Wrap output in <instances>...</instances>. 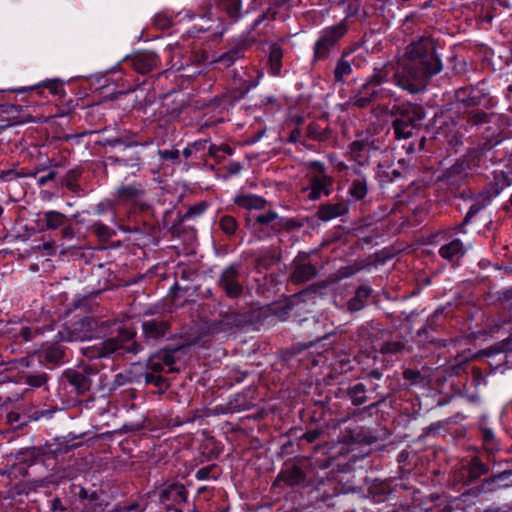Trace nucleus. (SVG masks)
Listing matches in <instances>:
<instances>
[{"label": "nucleus", "mask_w": 512, "mask_h": 512, "mask_svg": "<svg viewBox=\"0 0 512 512\" xmlns=\"http://www.w3.org/2000/svg\"><path fill=\"white\" fill-rule=\"evenodd\" d=\"M401 70L393 72L390 66L375 69L371 79L363 85L354 105L364 107L370 101L390 97V91L380 87L393 73L396 83L411 93L422 90L430 77L442 70V63L435 53V45L429 38L411 43L405 53Z\"/></svg>", "instance_id": "1"}, {"label": "nucleus", "mask_w": 512, "mask_h": 512, "mask_svg": "<svg viewBox=\"0 0 512 512\" xmlns=\"http://www.w3.org/2000/svg\"><path fill=\"white\" fill-rule=\"evenodd\" d=\"M392 111L396 114L393 121L394 134L397 139H407L415 129L422 125L425 112L422 106L412 103L394 105Z\"/></svg>", "instance_id": "2"}, {"label": "nucleus", "mask_w": 512, "mask_h": 512, "mask_svg": "<svg viewBox=\"0 0 512 512\" xmlns=\"http://www.w3.org/2000/svg\"><path fill=\"white\" fill-rule=\"evenodd\" d=\"M490 130V127L486 129L483 136L484 142L482 143L480 150H471L467 152L449 168L448 173L450 176H469L474 170L480 167L482 152L488 151L502 142L503 137L495 132L490 133Z\"/></svg>", "instance_id": "3"}, {"label": "nucleus", "mask_w": 512, "mask_h": 512, "mask_svg": "<svg viewBox=\"0 0 512 512\" xmlns=\"http://www.w3.org/2000/svg\"><path fill=\"white\" fill-rule=\"evenodd\" d=\"M135 332L130 328H120L118 338H108L95 341L81 347L82 354L88 359H98L111 356L120 349L124 342L133 339Z\"/></svg>", "instance_id": "4"}, {"label": "nucleus", "mask_w": 512, "mask_h": 512, "mask_svg": "<svg viewBox=\"0 0 512 512\" xmlns=\"http://www.w3.org/2000/svg\"><path fill=\"white\" fill-rule=\"evenodd\" d=\"M459 233H462L461 230H454L453 227L439 234L445 243L440 246L438 253L449 262H458L471 248L470 243L457 236Z\"/></svg>", "instance_id": "5"}, {"label": "nucleus", "mask_w": 512, "mask_h": 512, "mask_svg": "<svg viewBox=\"0 0 512 512\" xmlns=\"http://www.w3.org/2000/svg\"><path fill=\"white\" fill-rule=\"evenodd\" d=\"M245 276L240 263H232L225 267L218 279V285L229 298H238L244 292Z\"/></svg>", "instance_id": "6"}, {"label": "nucleus", "mask_w": 512, "mask_h": 512, "mask_svg": "<svg viewBox=\"0 0 512 512\" xmlns=\"http://www.w3.org/2000/svg\"><path fill=\"white\" fill-rule=\"evenodd\" d=\"M348 27L344 21L337 25L326 27L320 32V36L314 45V60H322L328 57L331 49L347 32Z\"/></svg>", "instance_id": "7"}, {"label": "nucleus", "mask_w": 512, "mask_h": 512, "mask_svg": "<svg viewBox=\"0 0 512 512\" xmlns=\"http://www.w3.org/2000/svg\"><path fill=\"white\" fill-rule=\"evenodd\" d=\"M97 367L88 364H82L76 369H67L62 374V379L73 386L75 392L79 395L85 394L92 385L91 376L96 375Z\"/></svg>", "instance_id": "8"}, {"label": "nucleus", "mask_w": 512, "mask_h": 512, "mask_svg": "<svg viewBox=\"0 0 512 512\" xmlns=\"http://www.w3.org/2000/svg\"><path fill=\"white\" fill-rule=\"evenodd\" d=\"M367 152L365 147L354 141V163L358 162L359 165L364 168V171L358 172L354 167V200L364 199L368 192L365 171L370 170V168L368 165L365 166L368 162Z\"/></svg>", "instance_id": "9"}, {"label": "nucleus", "mask_w": 512, "mask_h": 512, "mask_svg": "<svg viewBox=\"0 0 512 512\" xmlns=\"http://www.w3.org/2000/svg\"><path fill=\"white\" fill-rule=\"evenodd\" d=\"M489 471L490 466L487 463H484L479 456H473L462 464L456 472L455 479L462 485L469 486L488 474Z\"/></svg>", "instance_id": "10"}, {"label": "nucleus", "mask_w": 512, "mask_h": 512, "mask_svg": "<svg viewBox=\"0 0 512 512\" xmlns=\"http://www.w3.org/2000/svg\"><path fill=\"white\" fill-rule=\"evenodd\" d=\"M159 498L167 510L183 512L179 506L186 503L188 493L183 484L172 483L161 491Z\"/></svg>", "instance_id": "11"}, {"label": "nucleus", "mask_w": 512, "mask_h": 512, "mask_svg": "<svg viewBox=\"0 0 512 512\" xmlns=\"http://www.w3.org/2000/svg\"><path fill=\"white\" fill-rule=\"evenodd\" d=\"M510 475V471H503L493 474L483 479L478 485L466 490L465 493L469 496L470 499H475L482 495L493 493L504 486L501 483L508 479Z\"/></svg>", "instance_id": "12"}, {"label": "nucleus", "mask_w": 512, "mask_h": 512, "mask_svg": "<svg viewBox=\"0 0 512 512\" xmlns=\"http://www.w3.org/2000/svg\"><path fill=\"white\" fill-rule=\"evenodd\" d=\"M257 226L269 227L272 233H277L282 229L289 228L290 220L280 217L274 210H269L253 218L254 230L257 233H265L264 228H257Z\"/></svg>", "instance_id": "13"}, {"label": "nucleus", "mask_w": 512, "mask_h": 512, "mask_svg": "<svg viewBox=\"0 0 512 512\" xmlns=\"http://www.w3.org/2000/svg\"><path fill=\"white\" fill-rule=\"evenodd\" d=\"M145 193V188L141 183L121 185L117 189V200L123 204L142 206Z\"/></svg>", "instance_id": "14"}, {"label": "nucleus", "mask_w": 512, "mask_h": 512, "mask_svg": "<svg viewBox=\"0 0 512 512\" xmlns=\"http://www.w3.org/2000/svg\"><path fill=\"white\" fill-rule=\"evenodd\" d=\"M332 186V178L327 174H311L309 175V185L304 189L310 200H317L322 195L330 194Z\"/></svg>", "instance_id": "15"}, {"label": "nucleus", "mask_w": 512, "mask_h": 512, "mask_svg": "<svg viewBox=\"0 0 512 512\" xmlns=\"http://www.w3.org/2000/svg\"><path fill=\"white\" fill-rule=\"evenodd\" d=\"M255 41V38L249 39L248 37H245L241 39L238 43L233 45L231 49H229L227 52L220 55L215 62L219 65H221L223 68H229L232 66L238 59L242 58L243 52L245 48H247L251 43Z\"/></svg>", "instance_id": "16"}, {"label": "nucleus", "mask_w": 512, "mask_h": 512, "mask_svg": "<svg viewBox=\"0 0 512 512\" xmlns=\"http://www.w3.org/2000/svg\"><path fill=\"white\" fill-rule=\"evenodd\" d=\"M130 62L135 71L146 74L158 66L159 58L154 52L141 51L134 54Z\"/></svg>", "instance_id": "17"}, {"label": "nucleus", "mask_w": 512, "mask_h": 512, "mask_svg": "<svg viewBox=\"0 0 512 512\" xmlns=\"http://www.w3.org/2000/svg\"><path fill=\"white\" fill-rule=\"evenodd\" d=\"M378 438L371 431L360 430L354 434V462L371 452L370 445L376 443Z\"/></svg>", "instance_id": "18"}, {"label": "nucleus", "mask_w": 512, "mask_h": 512, "mask_svg": "<svg viewBox=\"0 0 512 512\" xmlns=\"http://www.w3.org/2000/svg\"><path fill=\"white\" fill-rule=\"evenodd\" d=\"M170 323L166 320H146L142 323L146 339L157 340L164 337L169 331Z\"/></svg>", "instance_id": "19"}, {"label": "nucleus", "mask_w": 512, "mask_h": 512, "mask_svg": "<svg viewBox=\"0 0 512 512\" xmlns=\"http://www.w3.org/2000/svg\"><path fill=\"white\" fill-rule=\"evenodd\" d=\"M174 363V356L170 352L160 351L149 357L147 360V369L153 373H160L165 367L170 369Z\"/></svg>", "instance_id": "20"}, {"label": "nucleus", "mask_w": 512, "mask_h": 512, "mask_svg": "<svg viewBox=\"0 0 512 512\" xmlns=\"http://www.w3.org/2000/svg\"><path fill=\"white\" fill-rule=\"evenodd\" d=\"M317 275L315 265L311 263H297L290 275V281L293 284H303Z\"/></svg>", "instance_id": "21"}, {"label": "nucleus", "mask_w": 512, "mask_h": 512, "mask_svg": "<svg viewBox=\"0 0 512 512\" xmlns=\"http://www.w3.org/2000/svg\"><path fill=\"white\" fill-rule=\"evenodd\" d=\"M212 5L234 21L242 17L241 0H213Z\"/></svg>", "instance_id": "22"}, {"label": "nucleus", "mask_w": 512, "mask_h": 512, "mask_svg": "<svg viewBox=\"0 0 512 512\" xmlns=\"http://www.w3.org/2000/svg\"><path fill=\"white\" fill-rule=\"evenodd\" d=\"M347 211L348 206L345 203L326 204L319 208L318 217L323 221H329L345 214Z\"/></svg>", "instance_id": "23"}, {"label": "nucleus", "mask_w": 512, "mask_h": 512, "mask_svg": "<svg viewBox=\"0 0 512 512\" xmlns=\"http://www.w3.org/2000/svg\"><path fill=\"white\" fill-rule=\"evenodd\" d=\"M283 50L277 44H272L269 50V69L272 76H279L282 69Z\"/></svg>", "instance_id": "24"}, {"label": "nucleus", "mask_w": 512, "mask_h": 512, "mask_svg": "<svg viewBox=\"0 0 512 512\" xmlns=\"http://www.w3.org/2000/svg\"><path fill=\"white\" fill-rule=\"evenodd\" d=\"M45 229L56 230L68 223V217L56 210H49L43 213Z\"/></svg>", "instance_id": "25"}, {"label": "nucleus", "mask_w": 512, "mask_h": 512, "mask_svg": "<svg viewBox=\"0 0 512 512\" xmlns=\"http://www.w3.org/2000/svg\"><path fill=\"white\" fill-rule=\"evenodd\" d=\"M235 203L239 207H242V208H245L248 210H251V209L260 210L266 206L267 201L260 196H257L254 194H248V195H240V196L236 197Z\"/></svg>", "instance_id": "26"}, {"label": "nucleus", "mask_w": 512, "mask_h": 512, "mask_svg": "<svg viewBox=\"0 0 512 512\" xmlns=\"http://www.w3.org/2000/svg\"><path fill=\"white\" fill-rule=\"evenodd\" d=\"M483 447L488 453H495L500 450L499 443L492 429L482 427L480 429Z\"/></svg>", "instance_id": "27"}, {"label": "nucleus", "mask_w": 512, "mask_h": 512, "mask_svg": "<svg viewBox=\"0 0 512 512\" xmlns=\"http://www.w3.org/2000/svg\"><path fill=\"white\" fill-rule=\"evenodd\" d=\"M280 477L290 486L300 484L305 478L303 471L298 466H292L291 468L286 469L281 473Z\"/></svg>", "instance_id": "28"}, {"label": "nucleus", "mask_w": 512, "mask_h": 512, "mask_svg": "<svg viewBox=\"0 0 512 512\" xmlns=\"http://www.w3.org/2000/svg\"><path fill=\"white\" fill-rule=\"evenodd\" d=\"M371 292L367 285H361L354 291V311L361 310L368 304Z\"/></svg>", "instance_id": "29"}, {"label": "nucleus", "mask_w": 512, "mask_h": 512, "mask_svg": "<svg viewBox=\"0 0 512 512\" xmlns=\"http://www.w3.org/2000/svg\"><path fill=\"white\" fill-rule=\"evenodd\" d=\"M469 501V496L463 492L459 497L449 500L442 508V512H467L465 504Z\"/></svg>", "instance_id": "30"}, {"label": "nucleus", "mask_w": 512, "mask_h": 512, "mask_svg": "<svg viewBox=\"0 0 512 512\" xmlns=\"http://www.w3.org/2000/svg\"><path fill=\"white\" fill-rule=\"evenodd\" d=\"M78 323H74L71 327L65 326L59 330L55 336L58 341L75 342L82 341L84 337L76 332Z\"/></svg>", "instance_id": "31"}, {"label": "nucleus", "mask_w": 512, "mask_h": 512, "mask_svg": "<svg viewBox=\"0 0 512 512\" xmlns=\"http://www.w3.org/2000/svg\"><path fill=\"white\" fill-rule=\"evenodd\" d=\"M351 72L352 68L349 61L345 60L344 57L341 58L334 71L335 84L342 86L344 84V78L350 75Z\"/></svg>", "instance_id": "32"}, {"label": "nucleus", "mask_w": 512, "mask_h": 512, "mask_svg": "<svg viewBox=\"0 0 512 512\" xmlns=\"http://www.w3.org/2000/svg\"><path fill=\"white\" fill-rule=\"evenodd\" d=\"M485 207V203L483 202H475L473 203L469 210L467 211L466 215L464 216L462 222L454 227V230H461L463 234L466 233L465 226L470 223L471 219L479 213L483 208Z\"/></svg>", "instance_id": "33"}, {"label": "nucleus", "mask_w": 512, "mask_h": 512, "mask_svg": "<svg viewBox=\"0 0 512 512\" xmlns=\"http://www.w3.org/2000/svg\"><path fill=\"white\" fill-rule=\"evenodd\" d=\"M64 357V351L60 346L51 345L44 351V359L48 363H60Z\"/></svg>", "instance_id": "34"}, {"label": "nucleus", "mask_w": 512, "mask_h": 512, "mask_svg": "<svg viewBox=\"0 0 512 512\" xmlns=\"http://www.w3.org/2000/svg\"><path fill=\"white\" fill-rule=\"evenodd\" d=\"M373 334L368 330V328H360L358 331V337L360 341V346L366 352L375 349L374 341L372 339Z\"/></svg>", "instance_id": "35"}, {"label": "nucleus", "mask_w": 512, "mask_h": 512, "mask_svg": "<svg viewBox=\"0 0 512 512\" xmlns=\"http://www.w3.org/2000/svg\"><path fill=\"white\" fill-rule=\"evenodd\" d=\"M405 351V345L401 341H387L380 347V352L383 354H403Z\"/></svg>", "instance_id": "36"}, {"label": "nucleus", "mask_w": 512, "mask_h": 512, "mask_svg": "<svg viewBox=\"0 0 512 512\" xmlns=\"http://www.w3.org/2000/svg\"><path fill=\"white\" fill-rule=\"evenodd\" d=\"M35 88H46L54 96L64 95L63 85L58 80L44 81L41 84L35 86ZM30 89H34V87H31Z\"/></svg>", "instance_id": "37"}, {"label": "nucleus", "mask_w": 512, "mask_h": 512, "mask_svg": "<svg viewBox=\"0 0 512 512\" xmlns=\"http://www.w3.org/2000/svg\"><path fill=\"white\" fill-rule=\"evenodd\" d=\"M490 115L481 109H474L468 113V122L473 125L488 123Z\"/></svg>", "instance_id": "38"}, {"label": "nucleus", "mask_w": 512, "mask_h": 512, "mask_svg": "<svg viewBox=\"0 0 512 512\" xmlns=\"http://www.w3.org/2000/svg\"><path fill=\"white\" fill-rule=\"evenodd\" d=\"M153 25L158 29H168L173 25V18L165 12H159L153 17Z\"/></svg>", "instance_id": "39"}, {"label": "nucleus", "mask_w": 512, "mask_h": 512, "mask_svg": "<svg viewBox=\"0 0 512 512\" xmlns=\"http://www.w3.org/2000/svg\"><path fill=\"white\" fill-rule=\"evenodd\" d=\"M456 98L465 106H476L480 103L478 96L468 94L467 89H460L456 92Z\"/></svg>", "instance_id": "40"}, {"label": "nucleus", "mask_w": 512, "mask_h": 512, "mask_svg": "<svg viewBox=\"0 0 512 512\" xmlns=\"http://www.w3.org/2000/svg\"><path fill=\"white\" fill-rule=\"evenodd\" d=\"M219 226L225 234L231 236L236 232L237 222L232 216L225 215L220 219Z\"/></svg>", "instance_id": "41"}, {"label": "nucleus", "mask_w": 512, "mask_h": 512, "mask_svg": "<svg viewBox=\"0 0 512 512\" xmlns=\"http://www.w3.org/2000/svg\"><path fill=\"white\" fill-rule=\"evenodd\" d=\"M276 4L270 5L265 12L260 14L252 23L251 30H254L257 26H259L264 20L267 19H275V16L277 14L276 12Z\"/></svg>", "instance_id": "42"}, {"label": "nucleus", "mask_w": 512, "mask_h": 512, "mask_svg": "<svg viewBox=\"0 0 512 512\" xmlns=\"http://www.w3.org/2000/svg\"><path fill=\"white\" fill-rule=\"evenodd\" d=\"M80 172L76 169L69 170L64 178V185L70 191L76 192L78 189L77 180Z\"/></svg>", "instance_id": "43"}, {"label": "nucleus", "mask_w": 512, "mask_h": 512, "mask_svg": "<svg viewBox=\"0 0 512 512\" xmlns=\"http://www.w3.org/2000/svg\"><path fill=\"white\" fill-rule=\"evenodd\" d=\"M93 230L95 234L103 240L110 239L115 235V232L103 223L97 222L93 224Z\"/></svg>", "instance_id": "44"}, {"label": "nucleus", "mask_w": 512, "mask_h": 512, "mask_svg": "<svg viewBox=\"0 0 512 512\" xmlns=\"http://www.w3.org/2000/svg\"><path fill=\"white\" fill-rule=\"evenodd\" d=\"M47 381L48 375L44 372L26 376V383L34 388L43 386Z\"/></svg>", "instance_id": "45"}, {"label": "nucleus", "mask_w": 512, "mask_h": 512, "mask_svg": "<svg viewBox=\"0 0 512 512\" xmlns=\"http://www.w3.org/2000/svg\"><path fill=\"white\" fill-rule=\"evenodd\" d=\"M158 155L162 161L177 163L179 161L180 151L178 149H163L158 151Z\"/></svg>", "instance_id": "46"}, {"label": "nucleus", "mask_w": 512, "mask_h": 512, "mask_svg": "<svg viewBox=\"0 0 512 512\" xmlns=\"http://www.w3.org/2000/svg\"><path fill=\"white\" fill-rule=\"evenodd\" d=\"M207 207L208 204L206 202H200L190 206L184 215V219L202 215L206 211Z\"/></svg>", "instance_id": "47"}, {"label": "nucleus", "mask_w": 512, "mask_h": 512, "mask_svg": "<svg viewBox=\"0 0 512 512\" xmlns=\"http://www.w3.org/2000/svg\"><path fill=\"white\" fill-rule=\"evenodd\" d=\"M216 468L215 465H208L205 467H202L196 471L195 477L198 480H207L209 478L216 479V476H211L212 471Z\"/></svg>", "instance_id": "48"}, {"label": "nucleus", "mask_w": 512, "mask_h": 512, "mask_svg": "<svg viewBox=\"0 0 512 512\" xmlns=\"http://www.w3.org/2000/svg\"><path fill=\"white\" fill-rule=\"evenodd\" d=\"M335 458H337L338 460H340V457L342 456H346L349 454L350 452V449H351V443L347 440L343 441V442H340L338 443L336 446H335Z\"/></svg>", "instance_id": "49"}, {"label": "nucleus", "mask_w": 512, "mask_h": 512, "mask_svg": "<svg viewBox=\"0 0 512 512\" xmlns=\"http://www.w3.org/2000/svg\"><path fill=\"white\" fill-rule=\"evenodd\" d=\"M14 113H18V109L15 105H12V104H8V103H0V119L1 120H10V118H5L4 115H10V114H14Z\"/></svg>", "instance_id": "50"}, {"label": "nucleus", "mask_w": 512, "mask_h": 512, "mask_svg": "<svg viewBox=\"0 0 512 512\" xmlns=\"http://www.w3.org/2000/svg\"><path fill=\"white\" fill-rule=\"evenodd\" d=\"M366 389V385L363 383H358L354 385V405H358L364 402L365 397L360 394L363 393Z\"/></svg>", "instance_id": "51"}, {"label": "nucleus", "mask_w": 512, "mask_h": 512, "mask_svg": "<svg viewBox=\"0 0 512 512\" xmlns=\"http://www.w3.org/2000/svg\"><path fill=\"white\" fill-rule=\"evenodd\" d=\"M145 381L146 383H152L155 386L160 387L164 382V378L161 375H158V373L146 372Z\"/></svg>", "instance_id": "52"}, {"label": "nucleus", "mask_w": 512, "mask_h": 512, "mask_svg": "<svg viewBox=\"0 0 512 512\" xmlns=\"http://www.w3.org/2000/svg\"><path fill=\"white\" fill-rule=\"evenodd\" d=\"M55 177H56V172L54 170H50L47 174L42 175V176L37 178V184L39 186H44L48 182L54 180Z\"/></svg>", "instance_id": "53"}, {"label": "nucleus", "mask_w": 512, "mask_h": 512, "mask_svg": "<svg viewBox=\"0 0 512 512\" xmlns=\"http://www.w3.org/2000/svg\"><path fill=\"white\" fill-rule=\"evenodd\" d=\"M308 167L314 170V174H326L325 165L320 161H310Z\"/></svg>", "instance_id": "54"}, {"label": "nucleus", "mask_w": 512, "mask_h": 512, "mask_svg": "<svg viewBox=\"0 0 512 512\" xmlns=\"http://www.w3.org/2000/svg\"><path fill=\"white\" fill-rule=\"evenodd\" d=\"M501 299L508 302L507 309L512 316V287L502 292Z\"/></svg>", "instance_id": "55"}, {"label": "nucleus", "mask_w": 512, "mask_h": 512, "mask_svg": "<svg viewBox=\"0 0 512 512\" xmlns=\"http://www.w3.org/2000/svg\"><path fill=\"white\" fill-rule=\"evenodd\" d=\"M61 234L63 238L72 239L74 237V229L71 225L62 226Z\"/></svg>", "instance_id": "56"}, {"label": "nucleus", "mask_w": 512, "mask_h": 512, "mask_svg": "<svg viewBox=\"0 0 512 512\" xmlns=\"http://www.w3.org/2000/svg\"><path fill=\"white\" fill-rule=\"evenodd\" d=\"M471 358H473V355L471 354L470 351H468V354H466V352H465L460 355H457L455 358V361H456L457 365H462V364L468 362Z\"/></svg>", "instance_id": "57"}, {"label": "nucleus", "mask_w": 512, "mask_h": 512, "mask_svg": "<svg viewBox=\"0 0 512 512\" xmlns=\"http://www.w3.org/2000/svg\"><path fill=\"white\" fill-rule=\"evenodd\" d=\"M20 335L25 341H30L33 338V331L29 327H24L21 329Z\"/></svg>", "instance_id": "58"}, {"label": "nucleus", "mask_w": 512, "mask_h": 512, "mask_svg": "<svg viewBox=\"0 0 512 512\" xmlns=\"http://www.w3.org/2000/svg\"><path fill=\"white\" fill-rule=\"evenodd\" d=\"M190 145L192 146L193 151L205 150L207 146V140H197Z\"/></svg>", "instance_id": "59"}, {"label": "nucleus", "mask_w": 512, "mask_h": 512, "mask_svg": "<svg viewBox=\"0 0 512 512\" xmlns=\"http://www.w3.org/2000/svg\"><path fill=\"white\" fill-rule=\"evenodd\" d=\"M110 207L109 202H101L96 206V213L101 215Z\"/></svg>", "instance_id": "60"}, {"label": "nucleus", "mask_w": 512, "mask_h": 512, "mask_svg": "<svg viewBox=\"0 0 512 512\" xmlns=\"http://www.w3.org/2000/svg\"><path fill=\"white\" fill-rule=\"evenodd\" d=\"M120 143H121V140L119 138H107L103 141L104 146H110V147H115Z\"/></svg>", "instance_id": "61"}, {"label": "nucleus", "mask_w": 512, "mask_h": 512, "mask_svg": "<svg viewBox=\"0 0 512 512\" xmlns=\"http://www.w3.org/2000/svg\"><path fill=\"white\" fill-rule=\"evenodd\" d=\"M219 151H221V147L220 146H216L214 144H210L209 147H208V153L212 157H217Z\"/></svg>", "instance_id": "62"}, {"label": "nucleus", "mask_w": 512, "mask_h": 512, "mask_svg": "<svg viewBox=\"0 0 512 512\" xmlns=\"http://www.w3.org/2000/svg\"><path fill=\"white\" fill-rule=\"evenodd\" d=\"M419 375H420L419 372L418 371H414V370H406L404 372V378L405 379H410V380L416 379V378L419 377Z\"/></svg>", "instance_id": "63"}, {"label": "nucleus", "mask_w": 512, "mask_h": 512, "mask_svg": "<svg viewBox=\"0 0 512 512\" xmlns=\"http://www.w3.org/2000/svg\"><path fill=\"white\" fill-rule=\"evenodd\" d=\"M318 435L319 433L317 431H310L304 435V438L311 443L317 439Z\"/></svg>", "instance_id": "64"}]
</instances>
